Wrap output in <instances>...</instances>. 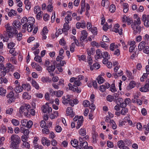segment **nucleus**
Returning a JSON list of instances; mask_svg holds the SVG:
<instances>
[{
    "mask_svg": "<svg viewBox=\"0 0 149 149\" xmlns=\"http://www.w3.org/2000/svg\"><path fill=\"white\" fill-rule=\"evenodd\" d=\"M114 101L117 104H120L123 102V100L121 98H119L116 100H114Z\"/></svg>",
    "mask_w": 149,
    "mask_h": 149,
    "instance_id": "obj_54",
    "label": "nucleus"
},
{
    "mask_svg": "<svg viewBox=\"0 0 149 149\" xmlns=\"http://www.w3.org/2000/svg\"><path fill=\"white\" fill-rule=\"evenodd\" d=\"M127 143H129V144H131V142L126 140L124 141L123 140H120L118 141L117 142V146L120 148H122L124 147H126V145H128L127 144Z\"/></svg>",
    "mask_w": 149,
    "mask_h": 149,
    "instance_id": "obj_4",
    "label": "nucleus"
},
{
    "mask_svg": "<svg viewBox=\"0 0 149 149\" xmlns=\"http://www.w3.org/2000/svg\"><path fill=\"white\" fill-rule=\"evenodd\" d=\"M81 83L78 80H75L74 82V85H76L77 86H81Z\"/></svg>",
    "mask_w": 149,
    "mask_h": 149,
    "instance_id": "obj_62",
    "label": "nucleus"
},
{
    "mask_svg": "<svg viewBox=\"0 0 149 149\" xmlns=\"http://www.w3.org/2000/svg\"><path fill=\"white\" fill-rule=\"evenodd\" d=\"M140 90L142 92H146L149 91V81L143 86L140 88Z\"/></svg>",
    "mask_w": 149,
    "mask_h": 149,
    "instance_id": "obj_9",
    "label": "nucleus"
},
{
    "mask_svg": "<svg viewBox=\"0 0 149 149\" xmlns=\"http://www.w3.org/2000/svg\"><path fill=\"white\" fill-rule=\"evenodd\" d=\"M68 86L69 87V90L73 91H74L75 87L76 86L74 85H73L72 86V84L70 83H69L68 84Z\"/></svg>",
    "mask_w": 149,
    "mask_h": 149,
    "instance_id": "obj_57",
    "label": "nucleus"
},
{
    "mask_svg": "<svg viewBox=\"0 0 149 149\" xmlns=\"http://www.w3.org/2000/svg\"><path fill=\"white\" fill-rule=\"evenodd\" d=\"M72 19V17L70 15H68L65 18V20L66 22V23H69L70 21Z\"/></svg>",
    "mask_w": 149,
    "mask_h": 149,
    "instance_id": "obj_38",
    "label": "nucleus"
},
{
    "mask_svg": "<svg viewBox=\"0 0 149 149\" xmlns=\"http://www.w3.org/2000/svg\"><path fill=\"white\" fill-rule=\"evenodd\" d=\"M48 30L46 27L45 26L44 27L42 32V35H45L47 34L48 32Z\"/></svg>",
    "mask_w": 149,
    "mask_h": 149,
    "instance_id": "obj_53",
    "label": "nucleus"
},
{
    "mask_svg": "<svg viewBox=\"0 0 149 149\" xmlns=\"http://www.w3.org/2000/svg\"><path fill=\"white\" fill-rule=\"evenodd\" d=\"M107 146L109 148H113V143L109 141H107Z\"/></svg>",
    "mask_w": 149,
    "mask_h": 149,
    "instance_id": "obj_59",
    "label": "nucleus"
},
{
    "mask_svg": "<svg viewBox=\"0 0 149 149\" xmlns=\"http://www.w3.org/2000/svg\"><path fill=\"white\" fill-rule=\"evenodd\" d=\"M40 7L39 6H37L35 7L34 8V11L35 13H37L39 11H40Z\"/></svg>",
    "mask_w": 149,
    "mask_h": 149,
    "instance_id": "obj_52",
    "label": "nucleus"
},
{
    "mask_svg": "<svg viewBox=\"0 0 149 149\" xmlns=\"http://www.w3.org/2000/svg\"><path fill=\"white\" fill-rule=\"evenodd\" d=\"M143 51L145 53L148 54L149 53V47L145 46L143 49Z\"/></svg>",
    "mask_w": 149,
    "mask_h": 149,
    "instance_id": "obj_58",
    "label": "nucleus"
},
{
    "mask_svg": "<svg viewBox=\"0 0 149 149\" xmlns=\"http://www.w3.org/2000/svg\"><path fill=\"white\" fill-rule=\"evenodd\" d=\"M128 110L126 108H124L121 111V114L125 115L126 113L128 112Z\"/></svg>",
    "mask_w": 149,
    "mask_h": 149,
    "instance_id": "obj_44",
    "label": "nucleus"
},
{
    "mask_svg": "<svg viewBox=\"0 0 149 149\" xmlns=\"http://www.w3.org/2000/svg\"><path fill=\"white\" fill-rule=\"evenodd\" d=\"M71 98V96L69 95H67L66 96H63L62 97V103L64 104H67L68 103Z\"/></svg>",
    "mask_w": 149,
    "mask_h": 149,
    "instance_id": "obj_8",
    "label": "nucleus"
},
{
    "mask_svg": "<svg viewBox=\"0 0 149 149\" xmlns=\"http://www.w3.org/2000/svg\"><path fill=\"white\" fill-rule=\"evenodd\" d=\"M41 142L42 144L44 146L46 145L47 146H49L50 144V141L48 140L46 137L42 138L41 140Z\"/></svg>",
    "mask_w": 149,
    "mask_h": 149,
    "instance_id": "obj_11",
    "label": "nucleus"
},
{
    "mask_svg": "<svg viewBox=\"0 0 149 149\" xmlns=\"http://www.w3.org/2000/svg\"><path fill=\"white\" fill-rule=\"evenodd\" d=\"M11 141L16 143H19L21 141L20 138L17 135L13 134L10 137Z\"/></svg>",
    "mask_w": 149,
    "mask_h": 149,
    "instance_id": "obj_7",
    "label": "nucleus"
},
{
    "mask_svg": "<svg viewBox=\"0 0 149 149\" xmlns=\"http://www.w3.org/2000/svg\"><path fill=\"white\" fill-rule=\"evenodd\" d=\"M123 11L124 13H126L129 10L128 5L127 3H125L123 4Z\"/></svg>",
    "mask_w": 149,
    "mask_h": 149,
    "instance_id": "obj_23",
    "label": "nucleus"
},
{
    "mask_svg": "<svg viewBox=\"0 0 149 149\" xmlns=\"http://www.w3.org/2000/svg\"><path fill=\"white\" fill-rule=\"evenodd\" d=\"M79 133L80 135L83 136L85 135L86 134V130L84 128L81 129L79 131Z\"/></svg>",
    "mask_w": 149,
    "mask_h": 149,
    "instance_id": "obj_27",
    "label": "nucleus"
},
{
    "mask_svg": "<svg viewBox=\"0 0 149 149\" xmlns=\"http://www.w3.org/2000/svg\"><path fill=\"white\" fill-rule=\"evenodd\" d=\"M15 91L17 93H20L22 91L23 88L22 86H21L19 85L16 86L14 88Z\"/></svg>",
    "mask_w": 149,
    "mask_h": 149,
    "instance_id": "obj_18",
    "label": "nucleus"
},
{
    "mask_svg": "<svg viewBox=\"0 0 149 149\" xmlns=\"http://www.w3.org/2000/svg\"><path fill=\"white\" fill-rule=\"evenodd\" d=\"M6 31L4 33L3 36H2L4 41H7L9 38H12L14 34H16L18 33L17 29L21 28V23L18 20H15L13 23V26H10L8 24H7L6 27Z\"/></svg>",
    "mask_w": 149,
    "mask_h": 149,
    "instance_id": "obj_1",
    "label": "nucleus"
},
{
    "mask_svg": "<svg viewBox=\"0 0 149 149\" xmlns=\"http://www.w3.org/2000/svg\"><path fill=\"white\" fill-rule=\"evenodd\" d=\"M96 55L95 56V58L96 59L102 58V53L101 51H100L99 49H98L96 50Z\"/></svg>",
    "mask_w": 149,
    "mask_h": 149,
    "instance_id": "obj_13",
    "label": "nucleus"
},
{
    "mask_svg": "<svg viewBox=\"0 0 149 149\" xmlns=\"http://www.w3.org/2000/svg\"><path fill=\"white\" fill-rule=\"evenodd\" d=\"M110 56L109 55L108 53L107 52H103L102 57H103V58H109Z\"/></svg>",
    "mask_w": 149,
    "mask_h": 149,
    "instance_id": "obj_43",
    "label": "nucleus"
},
{
    "mask_svg": "<svg viewBox=\"0 0 149 149\" xmlns=\"http://www.w3.org/2000/svg\"><path fill=\"white\" fill-rule=\"evenodd\" d=\"M136 84L135 82L134 81H132L130 82L129 85V89H131L135 87Z\"/></svg>",
    "mask_w": 149,
    "mask_h": 149,
    "instance_id": "obj_29",
    "label": "nucleus"
},
{
    "mask_svg": "<svg viewBox=\"0 0 149 149\" xmlns=\"http://www.w3.org/2000/svg\"><path fill=\"white\" fill-rule=\"evenodd\" d=\"M69 29V26L68 23H65L63 25V28L62 29V31L63 32H67V31Z\"/></svg>",
    "mask_w": 149,
    "mask_h": 149,
    "instance_id": "obj_19",
    "label": "nucleus"
},
{
    "mask_svg": "<svg viewBox=\"0 0 149 149\" xmlns=\"http://www.w3.org/2000/svg\"><path fill=\"white\" fill-rule=\"evenodd\" d=\"M11 122L13 125L15 126L18 125L19 124V121L17 120L13 119L12 120Z\"/></svg>",
    "mask_w": 149,
    "mask_h": 149,
    "instance_id": "obj_37",
    "label": "nucleus"
},
{
    "mask_svg": "<svg viewBox=\"0 0 149 149\" xmlns=\"http://www.w3.org/2000/svg\"><path fill=\"white\" fill-rule=\"evenodd\" d=\"M6 128L5 126H3L1 127V131L2 134H5L6 131Z\"/></svg>",
    "mask_w": 149,
    "mask_h": 149,
    "instance_id": "obj_61",
    "label": "nucleus"
},
{
    "mask_svg": "<svg viewBox=\"0 0 149 149\" xmlns=\"http://www.w3.org/2000/svg\"><path fill=\"white\" fill-rule=\"evenodd\" d=\"M6 92V90L4 89L3 88L1 87L0 88V95L2 96H4L5 95Z\"/></svg>",
    "mask_w": 149,
    "mask_h": 149,
    "instance_id": "obj_26",
    "label": "nucleus"
},
{
    "mask_svg": "<svg viewBox=\"0 0 149 149\" xmlns=\"http://www.w3.org/2000/svg\"><path fill=\"white\" fill-rule=\"evenodd\" d=\"M146 45V43L145 41H142L141 42L139 45L138 48L140 51H141L144 48Z\"/></svg>",
    "mask_w": 149,
    "mask_h": 149,
    "instance_id": "obj_17",
    "label": "nucleus"
},
{
    "mask_svg": "<svg viewBox=\"0 0 149 149\" xmlns=\"http://www.w3.org/2000/svg\"><path fill=\"white\" fill-rule=\"evenodd\" d=\"M114 97L111 95H109L107 97V100L110 102H112L114 100Z\"/></svg>",
    "mask_w": 149,
    "mask_h": 149,
    "instance_id": "obj_39",
    "label": "nucleus"
},
{
    "mask_svg": "<svg viewBox=\"0 0 149 149\" xmlns=\"http://www.w3.org/2000/svg\"><path fill=\"white\" fill-rule=\"evenodd\" d=\"M19 143H16L15 142L12 141L10 144V146L12 148L16 149L17 148V146Z\"/></svg>",
    "mask_w": 149,
    "mask_h": 149,
    "instance_id": "obj_41",
    "label": "nucleus"
},
{
    "mask_svg": "<svg viewBox=\"0 0 149 149\" xmlns=\"http://www.w3.org/2000/svg\"><path fill=\"white\" fill-rule=\"evenodd\" d=\"M100 67V65L97 63H95L93 65L90 66V69L91 70H93L94 69L96 70L99 69Z\"/></svg>",
    "mask_w": 149,
    "mask_h": 149,
    "instance_id": "obj_14",
    "label": "nucleus"
},
{
    "mask_svg": "<svg viewBox=\"0 0 149 149\" xmlns=\"http://www.w3.org/2000/svg\"><path fill=\"white\" fill-rule=\"evenodd\" d=\"M110 89L111 91L113 92H114L116 91V88L115 84H111Z\"/></svg>",
    "mask_w": 149,
    "mask_h": 149,
    "instance_id": "obj_47",
    "label": "nucleus"
},
{
    "mask_svg": "<svg viewBox=\"0 0 149 149\" xmlns=\"http://www.w3.org/2000/svg\"><path fill=\"white\" fill-rule=\"evenodd\" d=\"M30 108V106L28 104L22 106L19 109V113L22 114L24 112L25 116L29 117V114L28 112H29Z\"/></svg>",
    "mask_w": 149,
    "mask_h": 149,
    "instance_id": "obj_2",
    "label": "nucleus"
},
{
    "mask_svg": "<svg viewBox=\"0 0 149 149\" xmlns=\"http://www.w3.org/2000/svg\"><path fill=\"white\" fill-rule=\"evenodd\" d=\"M41 80L43 83L50 82L52 81L51 79L49 78V77H43L42 78Z\"/></svg>",
    "mask_w": 149,
    "mask_h": 149,
    "instance_id": "obj_20",
    "label": "nucleus"
},
{
    "mask_svg": "<svg viewBox=\"0 0 149 149\" xmlns=\"http://www.w3.org/2000/svg\"><path fill=\"white\" fill-rule=\"evenodd\" d=\"M88 33L85 30H84L81 32V36L80 40L81 41H83L87 37Z\"/></svg>",
    "mask_w": 149,
    "mask_h": 149,
    "instance_id": "obj_10",
    "label": "nucleus"
},
{
    "mask_svg": "<svg viewBox=\"0 0 149 149\" xmlns=\"http://www.w3.org/2000/svg\"><path fill=\"white\" fill-rule=\"evenodd\" d=\"M24 3L26 8L28 10H29L31 7V3L29 2V0H25Z\"/></svg>",
    "mask_w": 149,
    "mask_h": 149,
    "instance_id": "obj_16",
    "label": "nucleus"
},
{
    "mask_svg": "<svg viewBox=\"0 0 149 149\" xmlns=\"http://www.w3.org/2000/svg\"><path fill=\"white\" fill-rule=\"evenodd\" d=\"M27 120L26 119H23L21 120V122L22 125L25 127H26Z\"/></svg>",
    "mask_w": 149,
    "mask_h": 149,
    "instance_id": "obj_63",
    "label": "nucleus"
},
{
    "mask_svg": "<svg viewBox=\"0 0 149 149\" xmlns=\"http://www.w3.org/2000/svg\"><path fill=\"white\" fill-rule=\"evenodd\" d=\"M2 68H0L1 70H3L5 72L8 73L10 71V68H9L6 67H4V66L3 64L1 65Z\"/></svg>",
    "mask_w": 149,
    "mask_h": 149,
    "instance_id": "obj_36",
    "label": "nucleus"
},
{
    "mask_svg": "<svg viewBox=\"0 0 149 149\" xmlns=\"http://www.w3.org/2000/svg\"><path fill=\"white\" fill-rule=\"evenodd\" d=\"M109 10L111 13L114 12L116 10L115 6L113 4L111 5L109 7Z\"/></svg>",
    "mask_w": 149,
    "mask_h": 149,
    "instance_id": "obj_32",
    "label": "nucleus"
},
{
    "mask_svg": "<svg viewBox=\"0 0 149 149\" xmlns=\"http://www.w3.org/2000/svg\"><path fill=\"white\" fill-rule=\"evenodd\" d=\"M33 124V123L32 121L31 120H29V121H27L26 126V127L28 128H30L31 127Z\"/></svg>",
    "mask_w": 149,
    "mask_h": 149,
    "instance_id": "obj_48",
    "label": "nucleus"
},
{
    "mask_svg": "<svg viewBox=\"0 0 149 149\" xmlns=\"http://www.w3.org/2000/svg\"><path fill=\"white\" fill-rule=\"evenodd\" d=\"M78 142L77 140L74 139L73 141H71V143L72 146L74 147H76L78 145Z\"/></svg>",
    "mask_w": 149,
    "mask_h": 149,
    "instance_id": "obj_30",
    "label": "nucleus"
},
{
    "mask_svg": "<svg viewBox=\"0 0 149 149\" xmlns=\"http://www.w3.org/2000/svg\"><path fill=\"white\" fill-rule=\"evenodd\" d=\"M48 109V106H44L42 107V110L44 113H47Z\"/></svg>",
    "mask_w": 149,
    "mask_h": 149,
    "instance_id": "obj_42",
    "label": "nucleus"
},
{
    "mask_svg": "<svg viewBox=\"0 0 149 149\" xmlns=\"http://www.w3.org/2000/svg\"><path fill=\"white\" fill-rule=\"evenodd\" d=\"M98 83L99 84H101L104 82V80L103 77H102L101 75H99L97 79Z\"/></svg>",
    "mask_w": 149,
    "mask_h": 149,
    "instance_id": "obj_24",
    "label": "nucleus"
},
{
    "mask_svg": "<svg viewBox=\"0 0 149 149\" xmlns=\"http://www.w3.org/2000/svg\"><path fill=\"white\" fill-rule=\"evenodd\" d=\"M33 25H31L29 24H27V30L29 32H31L33 29Z\"/></svg>",
    "mask_w": 149,
    "mask_h": 149,
    "instance_id": "obj_51",
    "label": "nucleus"
},
{
    "mask_svg": "<svg viewBox=\"0 0 149 149\" xmlns=\"http://www.w3.org/2000/svg\"><path fill=\"white\" fill-rule=\"evenodd\" d=\"M16 38L17 39V40L18 41H20L22 39V34L21 33H19L18 34L17 33L16 34Z\"/></svg>",
    "mask_w": 149,
    "mask_h": 149,
    "instance_id": "obj_34",
    "label": "nucleus"
},
{
    "mask_svg": "<svg viewBox=\"0 0 149 149\" xmlns=\"http://www.w3.org/2000/svg\"><path fill=\"white\" fill-rule=\"evenodd\" d=\"M22 86L23 89H26L27 91L30 90L31 89V86L29 84H23Z\"/></svg>",
    "mask_w": 149,
    "mask_h": 149,
    "instance_id": "obj_25",
    "label": "nucleus"
},
{
    "mask_svg": "<svg viewBox=\"0 0 149 149\" xmlns=\"http://www.w3.org/2000/svg\"><path fill=\"white\" fill-rule=\"evenodd\" d=\"M73 120L74 121H76L78 120L76 128L77 129L79 128L83 123V116H80L79 117L78 116H76L74 118Z\"/></svg>",
    "mask_w": 149,
    "mask_h": 149,
    "instance_id": "obj_3",
    "label": "nucleus"
},
{
    "mask_svg": "<svg viewBox=\"0 0 149 149\" xmlns=\"http://www.w3.org/2000/svg\"><path fill=\"white\" fill-rule=\"evenodd\" d=\"M110 124H112V127L113 129L114 130L116 128L117 125H116L115 122L113 120H110Z\"/></svg>",
    "mask_w": 149,
    "mask_h": 149,
    "instance_id": "obj_45",
    "label": "nucleus"
},
{
    "mask_svg": "<svg viewBox=\"0 0 149 149\" xmlns=\"http://www.w3.org/2000/svg\"><path fill=\"white\" fill-rule=\"evenodd\" d=\"M113 31L116 33L118 32L119 34L120 35H122L123 34V29L122 28H120L119 30L117 28H115L113 29Z\"/></svg>",
    "mask_w": 149,
    "mask_h": 149,
    "instance_id": "obj_31",
    "label": "nucleus"
},
{
    "mask_svg": "<svg viewBox=\"0 0 149 149\" xmlns=\"http://www.w3.org/2000/svg\"><path fill=\"white\" fill-rule=\"evenodd\" d=\"M83 105L85 107H87L90 105L89 102L87 100H85L83 102Z\"/></svg>",
    "mask_w": 149,
    "mask_h": 149,
    "instance_id": "obj_50",
    "label": "nucleus"
},
{
    "mask_svg": "<svg viewBox=\"0 0 149 149\" xmlns=\"http://www.w3.org/2000/svg\"><path fill=\"white\" fill-rule=\"evenodd\" d=\"M35 60L39 63H41L42 62V59L41 57L39 56H36L34 58Z\"/></svg>",
    "mask_w": 149,
    "mask_h": 149,
    "instance_id": "obj_46",
    "label": "nucleus"
},
{
    "mask_svg": "<svg viewBox=\"0 0 149 149\" xmlns=\"http://www.w3.org/2000/svg\"><path fill=\"white\" fill-rule=\"evenodd\" d=\"M66 114L68 116H70L71 117H72L74 115L72 114L73 113L72 109L71 107H68L67 108L66 110Z\"/></svg>",
    "mask_w": 149,
    "mask_h": 149,
    "instance_id": "obj_12",
    "label": "nucleus"
},
{
    "mask_svg": "<svg viewBox=\"0 0 149 149\" xmlns=\"http://www.w3.org/2000/svg\"><path fill=\"white\" fill-rule=\"evenodd\" d=\"M13 109L12 108L8 109L6 111V113L7 114H11L13 111Z\"/></svg>",
    "mask_w": 149,
    "mask_h": 149,
    "instance_id": "obj_64",
    "label": "nucleus"
},
{
    "mask_svg": "<svg viewBox=\"0 0 149 149\" xmlns=\"http://www.w3.org/2000/svg\"><path fill=\"white\" fill-rule=\"evenodd\" d=\"M59 44L61 45L64 46L65 45L66 42L64 40V38H62L59 41Z\"/></svg>",
    "mask_w": 149,
    "mask_h": 149,
    "instance_id": "obj_60",
    "label": "nucleus"
},
{
    "mask_svg": "<svg viewBox=\"0 0 149 149\" xmlns=\"http://www.w3.org/2000/svg\"><path fill=\"white\" fill-rule=\"evenodd\" d=\"M63 93L62 91H54V94H56L57 97H61L63 95Z\"/></svg>",
    "mask_w": 149,
    "mask_h": 149,
    "instance_id": "obj_22",
    "label": "nucleus"
},
{
    "mask_svg": "<svg viewBox=\"0 0 149 149\" xmlns=\"http://www.w3.org/2000/svg\"><path fill=\"white\" fill-rule=\"evenodd\" d=\"M132 28L134 30L133 33L136 34L138 33H140L141 31V27L139 26L134 25L133 24H131Z\"/></svg>",
    "mask_w": 149,
    "mask_h": 149,
    "instance_id": "obj_6",
    "label": "nucleus"
},
{
    "mask_svg": "<svg viewBox=\"0 0 149 149\" xmlns=\"http://www.w3.org/2000/svg\"><path fill=\"white\" fill-rule=\"evenodd\" d=\"M35 23V19L34 18L32 17H29L27 20L26 23L31 25H33Z\"/></svg>",
    "mask_w": 149,
    "mask_h": 149,
    "instance_id": "obj_15",
    "label": "nucleus"
},
{
    "mask_svg": "<svg viewBox=\"0 0 149 149\" xmlns=\"http://www.w3.org/2000/svg\"><path fill=\"white\" fill-rule=\"evenodd\" d=\"M80 143L83 149L86 148L88 146V143L86 141H84L83 143Z\"/></svg>",
    "mask_w": 149,
    "mask_h": 149,
    "instance_id": "obj_49",
    "label": "nucleus"
},
{
    "mask_svg": "<svg viewBox=\"0 0 149 149\" xmlns=\"http://www.w3.org/2000/svg\"><path fill=\"white\" fill-rule=\"evenodd\" d=\"M7 97L8 100V102L9 103H11L14 102L15 100V97L14 96V93L13 91H10L7 95Z\"/></svg>",
    "mask_w": 149,
    "mask_h": 149,
    "instance_id": "obj_5",
    "label": "nucleus"
},
{
    "mask_svg": "<svg viewBox=\"0 0 149 149\" xmlns=\"http://www.w3.org/2000/svg\"><path fill=\"white\" fill-rule=\"evenodd\" d=\"M17 11L15 10L11 9L10 11L8 13V16L10 17H11L12 15H16Z\"/></svg>",
    "mask_w": 149,
    "mask_h": 149,
    "instance_id": "obj_28",
    "label": "nucleus"
},
{
    "mask_svg": "<svg viewBox=\"0 0 149 149\" xmlns=\"http://www.w3.org/2000/svg\"><path fill=\"white\" fill-rule=\"evenodd\" d=\"M32 86L34 87L36 89H38L39 86L38 84L34 80H32Z\"/></svg>",
    "mask_w": 149,
    "mask_h": 149,
    "instance_id": "obj_33",
    "label": "nucleus"
},
{
    "mask_svg": "<svg viewBox=\"0 0 149 149\" xmlns=\"http://www.w3.org/2000/svg\"><path fill=\"white\" fill-rule=\"evenodd\" d=\"M141 23V20L139 17H138L136 20H134V22L132 24H133L134 25H136L139 26Z\"/></svg>",
    "mask_w": 149,
    "mask_h": 149,
    "instance_id": "obj_35",
    "label": "nucleus"
},
{
    "mask_svg": "<svg viewBox=\"0 0 149 149\" xmlns=\"http://www.w3.org/2000/svg\"><path fill=\"white\" fill-rule=\"evenodd\" d=\"M97 29L96 27H93L91 29V32L95 35H96L97 34Z\"/></svg>",
    "mask_w": 149,
    "mask_h": 149,
    "instance_id": "obj_40",
    "label": "nucleus"
},
{
    "mask_svg": "<svg viewBox=\"0 0 149 149\" xmlns=\"http://www.w3.org/2000/svg\"><path fill=\"white\" fill-rule=\"evenodd\" d=\"M56 68V67L55 65H51L47 68V70L49 72L54 71Z\"/></svg>",
    "mask_w": 149,
    "mask_h": 149,
    "instance_id": "obj_21",
    "label": "nucleus"
},
{
    "mask_svg": "<svg viewBox=\"0 0 149 149\" xmlns=\"http://www.w3.org/2000/svg\"><path fill=\"white\" fill-rule=\"evenodd\" d=\"M55 113L56 114V115H54V114H51L50 116V117L52 119H53L55 118V117H57L58 116V113L57 111H56L54 112V114H55Z\"/></svg>",
    "mask_w": 149,
    "mask_h": 149,
    "instance_id": "obj_56",
    "label": "nucleus"
},
{
    "mask_svg": "<svg viewBox=\"0 0 149 149\" xmlns=\"http://www.w3.org/2000/svg\"><path fill=\"white\" fill-rule=\"evenodd\" d=\"M102 41L104 42H108L109 40V38L106 36H104L102 37Z\"/></svg>",
    "mask_w": 149,
    "mask_h": 149,
    "instance_id": "obj_55",
    "label": "nucleus"
}]
</instances>
